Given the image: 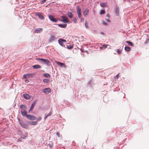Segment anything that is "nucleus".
<instances>
[{"mask_svg": "<svg viewBox=\"0 0 149 149\" xmlns=\"http://www.w3.org/2000/svg\"><path fill=\"white\" fill-rule=\"evenodd\" d=\"M19 123L23 127L26 129L28 127V125L26 124L22 120H20L19 119Z\"/></svg>", "mask_w": 149, "mask_h": 149, "instance_id": "1", "label": "nucleus"}, {"mask_svg": "<svg viewBox=\"0 0 149 149\" xmlns=\"http://www.w3.org/2000/svg\"><path fill=\"white\" fill-rule=\"evenodd\" d=\"M26 118L30 120H34L36 119V117L34 115L30 114L26 116Z\"/></svg>", "mask_w": 149, "mask_h": 149, "instance_id": "2", "label": "nucleus"}, {"mask_svg": "<svg viewBox=\"0 0 149 149\" xmlns=\"http://www.w3.org/2000/svg\"><path fill=\"white\" fill-rule=\"evenodd\" d=\"M36 59L37 60H40L47 65H49L50 63V62L47 59H42L41 58H36Z\"/></svg>", "mask_w": 149, "mask_h": 149, "instance_id": "3", "label": "nucleus"}, {"mask_svg": "<svg viewBox=\"0 0 149 149\" xmlns=\"http://www.w3.org/2000/svg\"><path fill=\"white\" fill-rule=\"evenodd\" d=\"M49 19L51 21H52V22H56L58 20V19L54 17L52 15H49Z\"/></svg>", "mask_w": 149, "mask_h": 149, "instance_id": "4", "label": "nucleus"}, {"mask_svg": "<svg viewBox=\"0 0 149 149\" xmlns=\"http://www.w3.org/2000/svg\"><path fill=\"white\" fill-rule=\"evenodd\" d=\"M56 38L54 35H52L50 36L49 39L48 41L49 42H51L54 41L56 39Z\"/></svg>", "mask_w": 149, "mask_h": 149, "instance_id": "5", "label": "nucleus"}, {"mask_svg": "<svg viewBox=\"0 0 149 149\" xmlns=\"http://www.w3.org/2000/svg\"><path fill=\"white\" fill-rule=\"evenodd\" d=\"M61 18L62 19L61 20V21L63 22L64 23H67L68 22L69 19L68 18L66 17L62 16Z\"/></svg>", "mask_w": 149, "mask_h": 149, "instance_id": "6", "label": "nucleus"}, {"mask_svg": "<svg viewBox=\"0 0 149 149\" xmlns=\"http://www.w3.org/2000/svg\"><path fill=\"white\" fill-rule=\"evenodd\" d=\"M42 91L43 93H44L48 94L51 92V90L49 88H47L43 89V90Z\"/></svg>", "mask_w": 149, "mask_h": 149, "instance_id": "7", "label": "nucleus"}, {"mask_svg": "<svg viewBox=\"0 0 149 149\" xmlns=\"http://www.w3.org/2000/svg\"><path fill=\"white\" fill-rule=\"evenodd\" d=\"M43 30V29L42 28H38L35 29L33 31L35 33H39Z\"/></svg>", "mask_w": 149, "mask_h": 149, "instance_id": "8", "label": "nucleus"}, {"mask_svg": "<svg viewBox=\"0 0 149 149\" xmlns=\"http://www.w3.org/2000/svg\"><path fill=\"white\" fill-rule=\"evenodd\" d=\"M56 63L60 67H64L66 68L67 67L66 65L63 63H61L59 62H56Z\"/></svg>", "mask_w": 149, "mask_h": 149, "instance_id": "9", "label": "nucleus"}, {"mask_svg": "<svg viewBox=\"0 0 149 149\" xmlns=\"http://www.w3.org/2000/svg\"><path fill=\"white\" fill-rule=\"evenodd\" d=\"M21 113L22 115L23 116H26L28 115L27 114V112L24 110H22L21 111Z\"/></svg>", "mask_w": 149, "mask_h": 149, "instance_id": "10", "label": "nucleus"}, {"mask_svg": "<svg viewBox=\"0 0 149 149\" xmlns=\"http://www.w3.org/2000/svg\"><path fill=\"white\" fill-rule=\"evenodd\" d=\"M89 10L88 9H86L83 12V15L84 16H85L88 14Z\"/></svg>", "mask_w": 149, "mask_h": 149, "instance_id": "11", "label": "nucleus"}, {"mask_svg": "<svg viewBox=\"0 0 149 149\" xmlns=\"http://www.w3.org/2000/svg\"><path fill=\"white\" fill-rule=\"evenodd\" d=\"M36 101H34L31 104V107L29 110V112L30 111H32L33 109L34 108V107L36 104Z\"/></svg>", "mask_w": 149, "mask_h": 149, "instance_id": "12", "label": "nucleus"}, {"mask_svg": "<svg viewBox=\"0 0 149 149\" xmlns=\"http://www.w3.org/2000/svg\"><path fill=\"white\" fill-rule=\"evenodd\" d=\"M36 15L38 16L40 19H44L43 16L41 14L38 13L36 14Z\"/></svg>", "mask_w": 149, "mask_h": 149, "instance_id": "13", "label": "nucleus"}, {"mask_svg": "<svg viewBox=\"0 0 149 149\" xmlns=\"http://www.w3.org/2000/svg\"><path fill=\"white\" fill-rule=\"evenodd\" d=\"M77 14L81 13V9L79 6H77Z\"/></svg>", "mask_w": 149, "mask_h": 149, "instance_id": "14", "label": "nucleus"}, {"mask_svg": "<svg viewBox=\"0 0 149 149\" xmlns=\"http://www.w3.org/2000/svg\"><path fill=\"white\" fill-rule=\"evenodd\" d=\"M32 67L33 68L35 69H38V68H41V66L38 65H33L32 66Z\"/></svg>", "mask_w": 149, "mask_h": 149, "instance_id": "15", "label": "nucleus"}, {"mask_svg": "<svg viewBox=\"0 0 149 149\" xmlns=\"http://www.w3.org/2000/svg\"><path fill=\"white\" fill-rule=\"evenodd\" d=\"M29 123L31 125H36L37 122L36 121H30L29 122Z\"/></svg>", "mask_w": 149, "mask_h": 149, "instance_id": "16", "label": "nucleus"}, {"mask_svg": "<svg viewBox=\"0 0 149 149\" xmlns=\"http://www.w3.org/2000/svg\"><path fill=\"white\" fill-rule=\"evenodd\" d=\"M67 15H68V16L70 18H72L73 17V14L71 12H69L68 13Z\"/></svg>", "mask_w": 149, "mask_h": 149, "instance_id": "17", "label": "nucleus"}, {"mask_svg": "<svg viewBox=\"0 0 149 149\" xmlns=\"http://www.w3.org/2000/svg\"><path fill=\"white\" fill-rule=\"evenodd\" d=\"M24 97L26 99H27L29 98V96L28 94H24L23 95Z\"/></svg>", "mask_w": 149, "mask_h": 149, "instance_id": "18", "label": "nucleus"}, {"mask_svg": "<svg viewBox=\"0 0 149 149\" xmlns=\"http://www.w3.org/2000/svg\"><path fill=\"white\" fill-rule=\"evenodd\" d=\"M58 25L61 27L63 28H65L66 27L67 25L66 24H58Z\"/></svg>", "mask_w": 149, "mask_h": 149, "instance_id": "19", "label": "nucleus"}, {"mask_svg": "<svg viewBox=\"0 0 149 149\" xmlns=\"http://www.w3.org/2000/svg\"><path fill=\"white\" fill-rule=\"evenodd\" d=\"M26 76L28 77V78L29 77H31L33 76V73H28L26 74Z\"/></svg>", "mask_w": 149, "mask_h": 149, "instance_id": "20", "label": "nucleus"}, {"mask_svg": "<svg viewBox=\"0 0 149 149\" xmlns=\"http://www.w3.org/2000/svg\"><path fill=\"white\" fill-rule=\"evenodd\" d=\"M20 107L22 109H26V107L23 104L21 105L20 106Z\"/></svg>", "mask_w": 149, "mask_h": 149, "instance_id": "21", "label": "nucleus"}, {"mask_svg": "<svg viewBox=\"0 0 149 149\" xmlns=\"http://www.w3.org/2000/svg\"><path fill=\"white\" fill-rule=\"evenodd\" d=\"M44 76L47 78H50V75L48 73H45L44 74Z\"/></svg>", "mask_w": 149, "mask_h": 149, "instance_id": "22", "label": "nucleus"}, {"mask_svg": "<svg viewBox=\"0 0 149 149\" xmlns=\"http://www.w3.org/2000/svg\"><path fill=\"white\" fill-rule=\"evenodd\" d=\"M125 50L127 52H129L130 50V48L129 47H125Z\"/></svg>", "mask_w": 149, "mask_h": 149, "instance_id": "23", "label": "nucleus"}, {"mask_svg": "<svg viewBox=\"0 0 149 149\" xmlns=\"http://www.w3.org/2000/svg\"><path fill=\"white\" fill-rule=\"evenodd\" d=\"M67 48L68 49H72L73 48V45H69V46H67Z\"/></svg>", "mask_w": 149, "mask_h": 149, "instance_id": "24", "label": "nucleus"}, {"mask_svg": "<svg viewBox=\"0 0 149 149\" xmlns=\"http://www.w3.org/2000/svg\"><path fill=\"white\" fill-rule=\"evenodd\" d=\"M100 6L102 7H104L106 6V4L104 3H102L100 4Z\"/></svg>", "mask_w": 149, "mask_h": 149, "instance_id": "25", "label": "nucleus"}, {"mask_svg": "<svg viewBox=\"0 0 149 149\" xmlns=\"http://www.w3.org/2000/svg\"><path fill=\"white\" fill-rule=\"evenodd\" d=\"M105 10H101L100 12V15H102L105 14Z\"/></svg>", "mask_w": 149, "mask_h": 149, "instance_id": "26", "label": "nucleus"}, {"mask_svg": "<svg viewBox=\"0 0 149 149\" xmlns=\"http://www.w3.org/2000/svg\"><path fill=\"white\" fill-rule=\"evenodd\" d=\"M84 25L86 27L87 29H88V23L87 22V21H85V23H84Z\"/></svg>", "mask_w": 149, "mask_h": 149, "instance_id": "27", "label": "nucleus"}, {"mask_svg": "<svg viewBox=\"0 0 149 149\" xmlns=\"http://www.w3.org/2000/svg\"><path fill=\"white\" fill-rule=\"evenodd\" d=\"M43 81L45 83H48L49 81V79H43Z\"/></svg>", "mask_w": 149, "mask_h": 149, "instance_id": "28", "label": "nucleus"}, {"mask_svg": "<svg viewBox=\"0 0 149 149\" xmlns=\"http://www.w3.org/2000/svg\"><path fill=\"white\" fill-rule=\"evenodd\" d=\"M136 1H134L133 0H131V4L132 3L134 5H135L136 4Z\"/></svg>", "mask_w": 149, "mask_h": 149, "instance_id": "29", "label": "nucleus"}, {"mask_svg": "<svg viewBox=\"0 0 149 149\" xmlns=\"http://www.w3.org/2000/svg\"><path fill=\"white\" fill-rule=\"evenodd\" d=\"M58 42L61 45V46H63V44L62 42H61V41H60V40H58Z\"/></svg>", "mask_w": 149, "mask_h": 149, "instance_id": "30", "label": "nucleus"}, {"mask_svg": "<svg viewBox=\"0 0 149 149\" xmlns=\"http://www.w3.org/2000/svg\"><path fill=\"white\" fill-rule=\"evenodd\" d=\"M59 40H60V41H61V42H66V41L65 40H64L63 39H62V38H61V39H59Z\"/></svg>", "mask_w": 149, "mask_h": 149, "instance_id": "31", "label": "nucleus"}, {"mask_svg": "<svg viewBox=\"0 0 149 149\" xmlns=\"http://www.w3.org/2000/svg\"><path fill=\"white\" fill-rule=\"evenodd\" d=\"M73 21L74 23H76L77 22V20L76 18H74L73 19Z\"/></svg>", "mask_w": 149, "mask_h": 149, "instance_id": "32", "label": "nucleus"}, {"mask_svg": "<svg viewBox=\"0 0 149 149\" xmlns=\"http://www.w3.org/2000/svg\"><path fill=\"white\" fill-rule=\"evenodd\" d=\"M149 38L147 39L146 41L145 42V44H148L149 43Z\"/></svg>", "mask_w": 149, "mask_h": 149, "instance_id": "33", "label": "nucleus"}, {"mask_svg": "<svg viewBox=\"0 0 149 149\" xmlns=\"http://www.w3.org/2000/svg\"><path fill=\"white\" fill-rule=\"evenodd\" d=\"M28 78V77L26 76V74H24L23 76V79H25Z\"/></svg>", "mask_w": 149, "mask_h": 149, "instance_id": "34", "label": "nucleus"}, {"mask_svg": "<svg viewBox=\"0 0 149 149\" xmlns=\"http://www.w3.org/2000/svg\"><path fill=\"white\" fill-rule=\"evenodd\" d=\"M46 0H42L41 1H40L41 4L45 2Z\"/></svg>", "mask_w": 149, "mask_h": 149, "instance_id": "35", "label": "nucleus"}, {"mask_svg": "<svg viewBox=\"0 0 149 149\" xmlns=\"http://www.w3.org/2000/svg\"><path fill=\"white\" fill-rule=\"evenodd\" d=\"M117 52L118 54H120L121 53V51H120V50L118 49H117Z\"/></svg>", "mask_w": 149, "mask_h": 149, "instance_id": "36", "label": "nucleus"}, {"mask_svg": "<svg viewBox=\"0 0 149 149\" xmlns=\"http://www.w3.org/2000/svg\"><path fill=\"white\" fill-rule=\"evenodd\" d=\"M102 23L104 25H107V24L106 22L104 21H102Z\"/></svg>", "mask_w": 149, "mask_h": 149, "instance_id": "37", "label": "nucleus"}, {"mask_svg": "<svg viewBox=\"0 0 149 149\" xmlns=\"http://www.w3.org/2000/svg\"><path fill=\"white\" fill-rule=\"evenodd\" d=\"M79 17L80 18L81 17V13L77 14Z\"/></svg>", "mask_w": 149, "mask_h": 149, "instance_id": "38", "label": "nucleus"}, {"mask_svg": "<svg viewBox=\"0 0 149 149\" xmlns=\"http://www.w3.org/2000/svg\"><path fill=\"white\" fill-rule=\"evenodd\" d=\"M107 45H107L106 44H104L103 45V47H104L105 48L107 47Z\"/></svg>", "mask_w": 149, "mask_h": 149, "instance_id": "39", "label": "nucleus"}, {"mask_svg": "<svg viewBox=\"0 0 149 149\" xmlns=\"http://www.w3.org/2000/svg\"><path fill=\"white\" fill-rule=\"evenodd\" d=\"M41 118L40 117H39L37 119V120L38 121H40L41 120Z\"/></svg>", "mask_w": 149, "mask_h": 149, "instance_id": "40", "label": "nucleus"}, {"mask_svg": "<svg viewBox=\"0 0 149 149\" xmlns=\"http://www.w3.org/2000/svg\"><path fill=\"white\" fill-rule=\"evenodd\" d=\"M51 115V114L50 113H49V114H48V115H46V116H45V119H46L48 116H50Z\"/></svg>", "mask_w": 149, "mask_h": 149, "instance_id": "41", "label": "nucleus"}, {"mask_svg": "<svg viewBox=\"0 0 149 149\" xmlns=\"http://www.w3.org/2000/svg\"><path fill=\"white\" fill-rule=\"evenodd\" d=\"M84 19L83 18H81V22L84 21Z\"/></svg>", "mask_w": 149, "mask_h": 149, "instance_id": "42", "label": "nucleus"}, {"mask_svg": "<svg viewBox=\"0 0 149 149\" xmlns=\"http://www.w3.org/2000/svg\"><path fill=\"white\" fill-rule=\"evenodd\" d=\"M119 74L116 75L115 77V78L118 79V77Z\"/></svg>", "mask_w": 149, "mask_h": 149, "instance_id": "43", "label": "nucleus"}, {"mask_svg": "<svg viewBox=\"0 0 149 149\" xmlns=\"http://www.w3.org/2000/svg\"><path fill=\"white\" fill-rule=\"evenodd\" d=\"M105 20L106 21H107L108 22H110V20L108 19H106Z\"/></svg>", "mask_w": 149, "mask_h": 149, "instance_id": "44", "label": "nucleus"}, {"mask_svg": "<svg viewBox=\"0 0 149 149\" xmlns=\"http://www.w3.org/2000/svg\"><path fill=\"white\" fill-rule=\"evenodd\" d=\"M22 138H20L18 140V141H22Z\"/></svg>", "mask_w": 149, "mask_h": 149, "instance_id": "45", "label": "nucleus"}, {"mask_svg": "<svg viewBox=\"0 0 149 149\" xmlns=\"http://www.w3.org/2000/svg\"><path fill=\"white\" fill-rule=\"evenodd\" d=\"M56 134L57 135V136H58V137H59V136H60L58 132H57Z\"/></svg>", "mask_w": 149, "mask_h": 149, "instance_id": "46", "label": "nucleus"}, {"mask_svg": "<svg viewBox=\"0 0 149 149\" xmlns=\"http://www.w3.org/2000/svg\"><path fill=\"white\" fill-rule=\"evenodd\" d=\"M106 16L107 17H109V14L108 13L107 14V15H106Z\"/></svg>", "mask_w": 149, "mask_h": 149, "instance_id": "47", "label": "nucleus"}, {"mask_svg": "<svg viewBox=\"0 0 149 149\" xmlns=\"http://www.w3.org/2000/svg\"><path fill=\"white\" fill-rule=\"evenodd\" d=\"M128 42L129 44H130V41H128L126 42Z\"/></svg>", "mask_w": 149, "mask_h": 149, "instance_id": "48", "label": "nucleus"}, {"mask_svg": "<svg viewBox=\"0 0 149 149\" xmlns=\"http://www.w3.org/2000/svg\"><path fill=\"white\" fill-rule=\"evenodd\" d=\"M134 45L133 43L131 42V46H133Z\"/></svg>", "mask_w": 149, "mask_h": 149, "instance_id": "49", "label": "nucleus"}, {"mask_svg": "<svg viewBox=\"0 0 149 149\" xmlns=\"http://www.w3.org/2000/svg\"><path fill=\"white\" fill-rule=\"evenodd\" d=\"M28 81V79H26L25 80V81L26 82H27V81Z\"/></svg>", "mask_w": 149, "mask_h": 149, "instance_id": "50", "label": "nucleus"}, {"mask_svg": "<svg viewBox=\"0 0 149 149\" xmlns=\"http://www.w3.org/2000/svg\"><path fill=\"white\" fill-rule=\"evenodd\" d=\"M100 49H102V47H100Z\"/></svg>", "mask_w": 149, "mask_h": 149, "instance_id": "51", "label": "nucleus"}, {"mask_svg": "<svg viewBox=\"0 0 149 149\" xmlns=\"http://www.w3.org/2000/svg\"><path fill=\"white\" fill-rule=\"evenodd\" d=\"M116 13H118V12L117 11H116Z\"/></svg>", "mask_w": 149, "mask_h": 149, "instance_id": "52", "label": "nucleus"}, {"mask_svg": "<svg viewBox=\"0 0 149 149\" xmlns=\"http://www.w3.org/2000/svg\"><path fill=\"white\" fill-rule=\"evenodd\" d=\"M132 6L131 5V7H132Z\"/></svg>", "mask_w": 149, "mask_h": 149, "instance_id": "53", "label": "nucleus"}]
</instances>
